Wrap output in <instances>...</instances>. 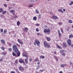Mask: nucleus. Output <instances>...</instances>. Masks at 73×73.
Masks as SVG:
<instances>
[{"label":"nucleus","mask_w":73,"mask_h":73,"mask_svg":"<svg viewBox=\"0 0 73 73\" xmlns=\"http://www.w3.org/2000/svg\"><path fill=\"white\" fill-rule=\"evenodd\" d=\"M36 32H38V31H39V30H38V28L36 29Z\"/></svg>","instance_id":"obj_47"},{"label":"nucleus","mask_w":73,"mask_h":73,"mask_svg":"<svg viewBox=\"0 0 73 73\" xmlns=\"http://www.w3.org/2000/svg\"><path fill=\"white\" fill-rule=\"evenodd\" d=\"M52 17L53 19H55V20H57L58 19V17L55 15H53Z\"/></svg>","instance_id":"obj_10"},{"label":"nucleus","mask_w":73,"mask_h":73,"mask_svg":"<svg viewBox=\"0 0 73 73\" xmlns=\"http://www.w3.org/2000/svg\"><path fill=\"white\" fill-rule=\"evenodd\" d=\"M10 12L11 13H13V15H15V11L14 10H12L10 11Z\"/></svg>","instance_id":"obj_9"},{"label":"nucleus","mask_w":73,"mask_h":73,"mask_svg":"<svg viewBox=\"0 0 73 73\" xmlns=\"http://www.w3.org/2000/svg\"><path fill=\"white\" fill-rule=\"evenodd\" d=\"M1 49L3 50H5V48L4 47H1Z\"/></svg>","instance_id":"obj_35"},{"label":"nucleus","mask_w":73,"mask_h":73,"mask_svg":"<svg viewBox=\"0 0 73 73\" xmlns=\"http://www.w3.org/2000/svg\"><path fill=\"white\" fill-rule=\"evenodd\" d=\"M35 12L36 13H37L38 14L39 13V11H38L37 9L35 10Z\"/></svg>","instance_id":"obj_29"},{"label":"nucleus","mask_w":73,"mask_h":73,"mask_svg":"<svg viewBox=\"0 0 73 73\" xmlns=\"http://www.w3.org/2000/svg\"><path fill=\"white\" fill-rule=\"evenodd\" d=\"M62 46H63L64 48H66V46H67V45L65 43H64L62 45Z\"/></svg>","instance_id":"obj_14"},{"label":"nucleus","mask_w":73,"mask_h":73,"mask_svg":"<svg viewBox=\"0 0 73 73\" xmlns=\"http://www.w3.org/2000/svg\"><path fill=\"white\" fill-rule=\"evenodd\" d=\"M36 1V0H31V1L32 2H34V1Z\"/></svg>","instance_id":"obj_55"},{"label":"nucleus","mask_w":73,"mask_h":73,"mask_svg":"<svg viewBox=\"0 0 73 73\" xmlns=\"http://www.w3.org/2000/svg\"><path fill=\"white\" fill-rule=\"evenodd\" d=\"M13 50H14L15 52L17 54L18 57L20 56V53L19 51V50L17 47V46L16 45L14 44L13 47Z\"/></svg>","instance_id":"obj_1"},{"label":"nucleus","mask_w":73,"mask_h":73,"mask_svg":"<svg viewBox=\"0 0 73 73\" xmlns=\"http://www.w3.org/2000/svg\"><path fill=\"white\" fill-rule=\"evenodd\" d=\"M28 31V29L27 27H25L24 28V31L25 32H27Z\"/></svg>","instance_id":"obj_12"},{"label":"nucleus","mask_w":73,"mask_h":73,"mask_svg":"<svg viewBox=\"0 0 73 73\" xmlns=\"http://www.w3.org/2000/svg\"><path fill=\"white\" fill-rule=\"evenodd\" d=\"M38 19H41V15H38Z\"/></svg>","instance_id":"obj_43"},{"label":"nucleus","mask_w":73,"mask_h":73,"mask_svg":"<svg viewBox=\"0 0 73 73\" xmlns=\"http://www.w3.org/2000/svg\"><path fill=\"white\" fill-rule=\"evenodd\" d=\"M16 71L17 73H21L20 72H19V70H18L17 69H16Z\"/></svg>","instance_id":"obj_41"},{"label":"nucleus","mask_w":73,"mask_h":73,"mask_svg":"<svg viewBox=\"0 0 73 73\" xmlns=\"http://www.w3.org/2000/svg\"><path fill=\"white\" fill-rule=\"evenodd\" d=\"M7 29H5L4 31V33H7Z\"/></svg>","instance_id":"obj_33"},{"label":"nucleus","mask_w":73,"mask_h":73,"mask_svg":"<svg viewBox=\"0 0 73 73\" xmlns=\"http://www.w3.org/2000/svg\"><path fill=\"white\" fill-rule=\"evenodd\" d=\"M35 42L34 43V45H36V44L37 46H40V41L38 40H35Z\"/></svg>","instance_id":"obj_3"},{"label":"nucleus","mask_w":73,"mask_h":73,"mask_svg":"<svg viewBox=\"0 0 73 73\" xmlns=\"http://www.w3.org/2000/svg\"><path fill=\"white\" fill-rule=\"evenodd\" d=\"M70 64H72V65H73V64L72 63V62H70Z\"/></svg>","instance_id":"obj_59"},{"label":"nucleus","mask_w":73,"mask_h":73,"mask_svg":"<svg viewBox=\"0 0 73 73\" xmlns=\"http://www.w3.org/2000/svg\"><path fill=\"white\" fill-rule=\"evenodd\" d=\"M15 63H16V64H17V63H18V62L17 61V60H15Z\"/></svg>","instance_id":"obj_46"},{"label":"nucleus","mask_w":73,"mask_h":73,"mask_svg":"<svg viewBox=\"0 0 73 73\" xmlns=\"http://www.w3.org/2000/svg\"><path fill=\"white\" fill-rule=\"evenodd\" d=\"M1 42L2 44H5V42L4 41V40L3 39H1Z\"/></svg>","instance_id":"obj_11"},{"label":"nucleus","mask_w":73,"mask_h":73,"mask_svg":"<svg viewBox=\"0 0 73 73\" xmlns=\"http://www.w3.org/2000/svg\"><path fill=\"white\" fill-rule=\"evenodd\" d=\"M57 46L58 48H59V49H62V48H61V46H59L58 45H57Z\"/></svg>","instance_id":"obj_27"},{"label":"nucleus","mask_w":73,"mask_h":73,"mask_svg":"<svg viewBox=\"0 0 73 73\" xmlns=\"http://www.w3.org/2000/svg\"><path fill=\"white\" fill-rule=\"evenodd\" d=\"M4 10H3V8H0V12L1 13L2 12H3Z\"/></svg>","instance_id":"obj_19"},{"label":"nucleus","mask_w":73,"mask_h":73,"mask_svg":"<svg viewBox=\"0 0 73 73\" xmlns=\"http://www.w3.org/2000/svg\"><path fill=\"white\" fill-rule=\"evenodd\" d=\"M54 58H55V59L57 61H58V58H57V56H54Z\"/></svg>","instance_id":"obj_26"},{"label":"nucleus","mask_w":73,"mask_h":73,"mask_svg":"<svg viewBox=\"0 0 73 73\" xmlns=\"http://www.w3.org/2000/svg\"><path fill=\"white\" fill-rule=\"evenodd\" d=\"M60 30L62 33H64V31H63V29L62 28H60Z\"/></svg>","instance_id":"obj_31"},{"label":"nucleus","mask_w":73,"mask_h":73,"mask_svg":"<svg viewBox=\"0 0 73 73\" xmlns=\"http://www.w3.org/2000/svg\"><path fill=\"white\" fill-rule=\"evenodd\" d=\"M12 5L13 6H15V3L12 4Z\"/></svg>","instance_id":"obj_57"},{"label":"nucleus","mask_w":73,"mask_h":73,"mask_svg":"<svg viewBox=\"0 0 73 73\" xmlns=\"http://www.w3.org/2000/svg\"><path fill=\"white\" fill-rule=\"evenodd\" d=\"M39 68H40V67L38 66L37 67H36V70H38V69H39Z\"/></svg>","instance_id":"obj_36"},{"label":"nucleus","mask_w":73,"mask_h":73,"mask_svg":"<svg viewBox=\"0 0 73 73\" xmlns=\"http://www.w3.org/2000/svg\"><path fill=\"white\" fill-rule=\"evenodd\" d=\"M38 60L37 59H36L35 60V61L36 62H37V61H38Z\"/></svg>","instance_id":"obj_53"},{"label":"nucleus","mask_w":73,"mask_h":73,"mask_svg":"<svg viewBox=\"0 0 73 73\" xmlns=\"http://www.w3.org/2000/svg\"><path fill=\"white\" fill-rule=\"evenodd\" d=\"M3 61V58H1L0 60V61H1H1Z\"/></svg>","instance_id":"obj_52"},{"label":"nucleus","mask_w":73,"mask_h":73,"mask_svg":"<svg viewBox=\"0 0 73 73\" xmlns=\"http://www.w3.org/2000/svg\"><path fill=\"white\" fill-rule=\"evenodd\" d=\"M9 52H11L12 51V48H9Z\"/></svg>","instance_id":"obj_44"},{"label":"nucleus","mask_w":73,"mask_h":73,"mask_svg":"<svg viewBox=\"0 0 73 73\" xmlns=\"http://www.w3.org/2000/svg\"><path fill=\"white\" fill-rule=\"evenodd\" d=\"M72 36H73V35L71 34L69 36V38H72Z\"/></svg>","instance_id":"obj_37"},{"label":"nucleus","mask_w":73,"mask_h":73,"mask_svg":"<svg viewBox=\"0 0 73 73\" xmlns=\"http://www.w3.org/2000/svg\"><path fill=\"white\" fill-rule=\"evenodd\" d=\"M58 24L60 25H62V23L60 22H59L58 23Z\"/></svg>","instance_id":"obj_39"},{"label":"nucleus","mask_w":73,"mask_h":73,"mask_svg":"<svg viewBox=\"0 0 73 73\" xmlns=\"http://www.w3.org/2000/svg\"><path fill=\"white\" fill-rule=\"evenodd\" d=\"M68 22L69 23H70V24H72V20H69Z\"/></svg>","instance_id":"obj_32"},{"label":"nucleus","mask_w":73,"mask_h":73,"mask_svg":"<svg viewBox=\"0 0 73 73\" xmlns=\"http://www.w3.org/2000/svg\"><path fill=\"white\" fill-rule=\"evenodd\" d=\"M35 25L36 26H40V24L38 23H36L35 24Z\"/></svg>","instance_id":"obj_42"},{"label":"nucleus","mask_w":73,"mask_h":73,"mask_svg":"<svg viewBox=\"0 0 73 73\" xmlns=\"http://www.w3.org/2000/svg\"><path fill=\"white\" fill-rule=\"evenodd\" d=\"M44 46H46V47H47L48 48H50V46L49 44L47 43V42H45L44 41Z\"/></svg>","instance_id":"obj_4"},{"label":"nucleus","mask_w":73,"mask_h":73,"mask_svg":"<svg viewBox=\"0 0 73 73\" xmlns=\"http://www.w3.org/2000/svg\"><path fill=\"white\" fill-rule=\"evenodd\" d=\"M40 58L44 59V58H45V56H40Z\"/></svg>","instance_id":"obj_28"},{"label":"nucleus","mask_w":73,"mask_h":73,"mask_svg":"<svg viewBox=\"0 0 73 73\" xmlns=\"http://www.w3.org/2000/svg\"><path fill=\"white\" fill-rule=\"evenodd\" d=\"M23 56L25 57H27V55H25L24 54H23Z\"/></svg>","instance_id":"obj_38"},{"label":"nucleus","mask_w":73,"mask_h":73,"mask_svg":"<svg viewBox=\"0 0 73 73\" xmlns=\"http://www.w3.org/2000/svg\"><path fill=\"white\" fill-rule=\"evenodd\" d=\"M59 73H62V72L61 71L59 72Z\"/></svg>","instance_id":"obj_63"},{"label":"nucleus","mask_w":73,"mask_h":73,"mask_svg":"<svg viewBox=\"0 0 73 73\" xmlns=\"http://www.w3.org/2000/svg\"><path fill=\"white\" fill-rule=\"evenodd\" d=\"M0 16L1 17H4V16L2 14H1L0 15Z\"/></svg>","instance_id":"obj_50"},{"label":"nucleus","mask_w":73,"mask_h":73,"mask_svg":"<svg viewBox=\"0 0 73 73\" xmlns=\"http://www.w3.org/2000/svg\"><path fill=\"white\" fill-rule=\"evenodd\" d=\"M58 11H59V12H61L62 13H64L63 11H62V9H59Z\"/></svg>","instance_id":"obj_23"},{"label":"nucleus","mask_w":73,"mask_h":73,"mask_svg":"<svg viewBox=\"0 0 73 73\" xmlns=\"http://www.w3.org/2000/svg\"><path fill=\"white\" fill-rule=\"evenodd\" d=\"M14 17L15 18H17L18 17H17V16L16 15H15Z\"/></svg>","instance_id":"obj_56"},{"label":"nucleus","mask_w":73,"mask_h":73,"mask_svg":"<svg viewBox=\"0 0 73 73\" xmlns=\"http://www.w3.org/2000/svg\"><path fill=\"white\" fill-rule=\"evenodd\" d=\"M63 11H64V12H65V11H66V10H65V9H63Z\"/></svg>","instance_id":"obj_61"},{"label":"nucleus","mask_w":73,"mask_h":73,"mask_svg":"<svg viewBox=\"0 0 73 73\" xmlns=\"http://www.w3.org/2000/svg\"><path fill=\"white\" fill-rule=\"evenodd\" d=\"M32 60L31 59H30L29 60V61H32Z\"/></svg>","instance_id":"obj_60"},{"label":"nucleus","mask_w":73,"mask_h":73,"mask_svg":"<svg viewBox=\"0 0 73 73\" xmlns=\"http://www.w3.org/2000/svg\"><path fill=\"white\" fill-rule=\"evenodd\" d=\"M69 4L70 5H73V1H71L70 2V3H69Z\"/></svg>","instance_id":"obj_24"},{"label":"nucleus","mask_w":73,"mask_h":73,"mask_svg":"<svg viewBox=\"0 0 73 73\" xmlns=\"http://www.w3.org/2000/svg\"><path fill=\"white\" fill-rule=\"evenodd\" d=\"M19 69L20 70H24V68L21 66H20V67H19Z\"/></svg>","instance_id":"obj_13"},{"label":"nucleus","mask_w":73,"mask_h":73,"mask_svg":"<svg viewBox=\"0 0 73 73\" xmlns=\"http://www.w3.org/2000/svg\"><path fill=\"white\" fill-rule=\"evenodd\" d=\"M67 42L68 43V44L69 45H72V43H71V40H70V39H69L67 40Z\"/></svg>","instance_id":"obj_5"},{"label":"nucleus","mask_w":73,"mask_h":73,"mask_svg":"<svg viewBox=\"0 0 73 73\" xmlns=\"http://www.w3.org/2000/svg\"><path fill=\"white\" fill-rule=\"evenodd\" d=\"M9 46H12V44L10 43L9 44Z\"/></svg>","instance_id":"obj_62"},{"label":"nucleus","mask_w":73,"mask_h":73,"mask_svg":"<svg viewBox=\"0 0 73 73\" xmlns=\"http://www.w3.org/2000/svg\"><path fill=\"white\" fill-rule=\"evenodd\" d=\"M11 9H12V7H9L8 10H9V11H10V10H11Z\"/></svg>","instance_id":"obj_34"},{"label":"nucleus","mask_w":73,"mask_h":73,"mask_svg":"<svg viewBox=\"0 0 73 73\" xmlns=\"http://www.w3.org/2000/svg\"><path fill=\"white\" fill-rule=\"evenodd\" d=\"M66 66V64H62L60 65V67H63L64 66Z\"/></svg>","instance_id":"obj_18"},{"label":"nucleus","mask_w":73,"mask_h":73,"mask_svg":"<svg viewBox=\"0 0 73 73\" xmlns=\"http://www.w3.org/2000/svg\"><path fill=\"white\" fill-rule=\"evenodd\" d=\"M40 72H43L44 71V70H40Z\"/></svg>","instance_id":"obj_51"},{"label":"nucleus","mask_w":73,"mask_h":73,"mask_svg":"<svg viewBox=\"0 0 73 73\" xmlns=\"http://www.w3.org/2000/svg\"><path fill=\"white\" fill-rule=\"evenodd\" d=\"M40 62H38L37 63V64H38V65H40Z\"/></svg>","instance_id":"obj_54"},{"label":"nucleus","mask_w":73,"mask_h":73,"mask_svg":"<svg viewBox=\"0 0 73 73\" xmlns=\"http://www.w3.org/2000/svg\"><path fill=\"white\" fill-rule=\"evenodd\" d=\"M7 13V11H3L2 12V14L3 15H5V13Z\"/></svg>","instance_id":"obj_20"},{"label":"nucleus","mask_w":73,"mask_h":73,"mask_svg":"<svg viewBox=\"0 0 73 73\" xmlns=\"http://www.w3.org/2000/svg\"><path fill=\"white\" fill-rule=\"evenodd\" d=\"M17 41H18V42H19V44H21V45H23V42L21 41V40H20V39H18L17 40Z\"/></svg>","instance_id":"obj_8"},{"label":"nucleus","mask_w":73,"mask_h":73,"mask_svg":"<svg viewBox=\"0 0 73 73\" xmlns=\"http://www.w3.org/2000/svg\"><path fill=\"white\" fill-rule=\"evenodd\" d=\"M46 38H47V40L48 41H50L51 40V39H50V38L49 37H48L47 36L46 37Z\"/></svg>","instance_id":"obj_15"},{"label":"nucleus","mask_w":73,"mask_h":73,"mask_svg":"<svg viewBox=\"0 0 73 73\" xmlns=\"http://www.w3.org/2000/svg\"><path fill=\"white\" fill-rule=\"evenodd\" d=\"M44 33H46L48 35L50 34V30L49 29H44Z\"/></svg>","instance_id":"obj_2"},{"label":"nucleus","mask_w":73,"mask_h":73,"mask_svg":"<svg viewBox=\"0 0 73 73\" xmlns=\"http://www.w3.org/2000/svg\"><path fill=\"white\" fill-rule=\"evenodd\" d=\"M24 60H19V62L20 63H23V62H24Z\"/></svg>","instance_id":"obj_21"},{"label":"nucleus","mask_w":73,"mask_h":73,"mask_svg":"<svg viewBox=\"0 0 73 73\" xmlns=\"http://www.w3.org/2000/svg\"><path fill=\"white\" fill-rule=\"evenodd\" d=\"M28 59V58H26L25 59V61L26 64H28V60H27Z\"/></svg>","instance_id":"obj_17"},{"label":"nucleus","mask_w":73,"mask_h":73,"mask_svg":"<svg viewBox=\"0 0 73 73\" xmlns=\"http://www.w3.org/2000/svg\"><path fill=\"white\" fill-rule=\"evenodd\" d=\"M33 7H34V5H30L28 6V7H29V8Z\"/></svg>","instance_id":"obj_22"},{"label":"nucleus","mask_w":73,"mask_h":73,"mask_svg":"<svg viewBox=\"0 0 73 73\" xmlns=\"http://www.w3.org/2000/svg\"><path fill=\"white\" fill-rule=\"evenodd\" d=\"M1 32H3V29H1Z\"/></svg>","instance_id":"obj_48"},{"label":"nucleus","mask_w":73,"mask_h":73,"mask_svg":"<svg viewBox=\"0 0 73 73\" xmlns=\"http://www.w3.org/2000/svg\"><path fill=\"white\" fill-rule=\"evenodd\" d=\"M0 73H4V72H2V71H0Z\"/></svg>","instance_id":"obj_58"},{"label":"nucleus","mask_w":73,"mask_h":73,"mask_svg":"<svg viewBox=\"0 0 73 73\" xmlns=\"http://www.w3.org/2000/svg\"><path fill=\"white\" fill-rule=\"evenodd\" d=\"M63 52H64V50H62V51L60 50V52L62 54V56H65V54L64 52H63Z\"/></svg>","instance_id":"obj_7"},{"label":"nucleus","mask_w":73,"mask_h":73,"mask_svg":"<svg viewBox=\"0 0 73 73\" xmlns=\"http://www.w3.org/2000/svg\"><path fill=\"white\" fill-rule=\"evenodd\" d=\"M11 73H16V72H15L12 71H11Z\"/></svg>","instance_id":"obj_49"},{"label":"nucleus","mask_w":73,"mask_h":73,"mask_svg":"<svg viewBox=\"0 0 73 73\" xmlns=\"http://www.w3.org/2000/svg\"><path fill=\"white\" fill-rule=\"evenodd\" d=\"M58 33L59 37H61V36H62V35L61 34V33H60V30H58Z\"/></svg>","instance_id":"obj_6"},{"label":"nucleus","mask_w":73,"mask_h":73,"mask_svg":"<svg viewBox=\"0 0 73 73\" xmlns=\"http://www.w3.org/2000/svg\"><path fill=\"white\" fill-rule=\"evenodd\" d=\"M17 24L18 26H20V22L19 21H18L17 22Z\"/></svg>","instance_id":"obj_16"},{"label":"nucleus","mask_w":73,"mask_h":73,"mask_svg":"<svg viewBox=\"0 0 73 73\" xmlns=\"http://www.w3.org/2000/svg\"><path fill=\"white\" fill-rule=\"evenodd\" d=\"M2 54L3 55H5V54H6V52H3L2 53Z\"/></svg>","instance_id":"obj_40"},{"label":"nucleus","mask_w":73,"mask_h":73,"mask_svg":"<svg viewBox=\"0 0 73 73\" xmlns=\"http://www.w3.org/2000/svg\"><path fill=\"white\" fill-rule=\"evenodd\" d=\"M33 19L35 21H36V20H37V17H33Z\"/></svg>","instance_id":"obj_25"},{"label":"nucleus","mask_w":73,"mask_h":73,"mask_svg":"<svg viewBox=\"0 0 73 73\" xmlns=\"http://www.w3.org/2000/svg\"><path fill=\"white\" fill-rule=\"evenodd\" d=\"M71 46H72V48H73V44Z\"/></svg>","instance_id":"obj_64"},{"label":"nucleus","mask_w":73,"mask_h":73,"mask_svg":"<svg viewBox=\"0 0 73 73\" xmlns=\"http://www.w3.org/2000/svg\"><path fill=\"white\" fill-rule=\"evenodd\" d=\"M12 55L13 56H16V54L14 52H13Z\"/></svg>","instance_id":"obj_30"},{"label":"nucleus","mask_w":73,"mask_h":73,"mask_svg":"<svg viewBox=\"0 0 73 73\" xmlns=\"http://www.w3.org/2000/svg\"><path fill=\"white\" fill-rule=\"evenodd\" d=\"M3 5L5 7H7V5L6 4H4Z\"/></svg>","instance_id":"obj_45"}]
</instances>
